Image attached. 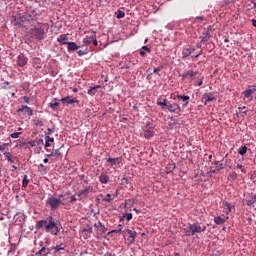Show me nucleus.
<instances>
[{"label":"nucleus","mask_w":256,"mask_h":256,"mask_svg":"<svg viewBox=\"0 0 256 256\" xmlns=\"http://www.w3.org/2000/svg\"><path fill=\"white\" fill-rule=\"evenodd\" d=\"M43 161L44 163H49V158H44Z\"/></svg>","instance_id":"obj_60"},{"label":"nucleus","mask_w":256,"mask_h":256,"mask_svg":"<svg viewBox=\"0 0 256 256\" xmlns=\"http://www.w3.org/2000/svg\"><path fill=\"white\" fill-rule=\"evenodd\" d=\"M203 19H205V17H202V16L196 17V23H199V21H203Z\"/></svg>","instance_id":"obj_54"},{"label":"nucleus","mask_w":256,"mask_h":256,"mask_svg":"<svg viewBox=\"0 0 256 256\" xmlns=\"http://www.w3.org/2000/svg\"><path fill=\"white\" fill-rule=\"evenodd\" d=\"M53 133V129H51V128H48L45 132H44V134L46 135V137H49V135H51Z\"/></svg>","instance_id":"obj_47"},{"label":"nucleus","mask_w":256,"mask_h":256,"mask_svg":"<svg viewBox=\"0 0 256 256\" xmlns=\"http://www.w3.org/2000/svg\"><path fill=\"white\" fill-rule=\"evenodd\" d=\"M101 86L100 85H97V86H92L88 89L87 93L88 95H90L91 97H93L94 95H96L97 93V89H100Z\"/></svg>","instance_id":"obj_21"},{"label":"nucleus","mask_w":256,"mask_h":256,"mask_svg":"<svg viewBox=\"0 0 256 256\" xmlns=\"http://www.w3.org/2000/svg\"><path fill=\"white\" fill-rule=\"evenodd\" d=\"M47 233H51L54 236L59 235L61 232V226L57 225V222L53 219V216L49 217L48 225L46 226Z\"/></svg>","instance_id":"obj_1"},{"label":"nucleus","mask_w":256,"mask_h":256,"mask_svg":"<svg viewBox=\"0 0 256 256\" xmlns=\"http://www.w3.org/2000/svg\"><path fill=\"white\" fill-rule=\"evenodd\" d=\"M103 201H107L108 203L113 201V198L111 197V194H107L106 197L103 199Z\"/></svg>","instance_id":"obj_45"},{"label":"nucleus","mask_w":256,"mask_h":256,"mask_svg":"<svg viewBox=\"0 0 256 256\" xmlns=\"http://www.w3.org/2000/svg\"><path fill=\"white\" fill-rule=\"evenodd\" d=\"M51 255V249L46 248V250H44L43 255L42 256H48Z\"/></svg>","instance_id":"obj_49"},{"label":"nucleus","mask_w":256,"mask_h":256,"mask_svg":"<svg viewBox=\"0 0 256 256\" xmlns=\"http://www.w3.org/2000/svg\"><path fill=\"white\" fill-rule=\"evenodd\" d=\"M75 201H77V198L75 197V195H72L70 199V203H75Z\"/></svg>","instance_id":"obj_53"},{"label":"nucleus","mask_w":256,"mask_h":256,"mask_svg":"<svg viewBox=\"0 0 256 256\" xmlns=\"http://www.w3.org/2000/svg\"><path fill=\"white\" fill-rule=\"evenodd\" d=\"M183 231L186 237L193 236V230H192L191 224L184 226Z\"/></svg>","instance_id":"obj_19"},{"label":"nucleus","mask_w":256,"mask_h":256,"mask_svg":"<svg viewBox=\"0 0 256 256\" xmlns=\"http://www.w3.org/2000/svg\"><path fill=\"white\" fill-rule=\"evenodd\" d=\"M201 73L199 71L188 70L182 74V79H189L190 81H195V79H199Z\"/></svg>","instance_id":"obj_4"},{"label":"nucleus","mask_w":256,"mask_h":256,"mask_svg":"<svg viewBox=\"0 0 256 256\" xmlns=\"http://www.w3.org/2000/svg\"><path fill=\"white\" fill-rule=\"evenodd\" d=\"M9 85H11V83L9 81H6V82H4L2 88L7 89L9 87L8 89H11V87Z\"/></svg>","instance_id":"obj_48"},{"label":"nucleus","mask_w":256,"mask_h":256,"mask_svg":"<svg viewBox=\"0 0 256 256\" xmlns=\"http://www.w3.org/2000/svg\"><path fill=\"white\" fill-rule=\"evenodd\" d=\"M203 99H205L206 101L205 105H207V103H211V101H215V95H213V93H205L203 95Z\"/></svg>","instance_id":"obj_18"},{"label":"nucleus","mask_w":256,"mask_h":256,"mask_svg":"<svg viewBox=\"0 0 256 256\" xmlns=\"http://www.w3.org/2000/svg\"><path fill=\"white\" fill-rule=\"evenodd\" d=\"M202 39H201V43H207V41H209L211 35L209 34V31H204L202 34Z\"/></svg>","instance_id":"obj_26"},{"label":"nucleus","mask_w":256,"mask_h":256,"mask_svg":"<svg viewBox=\"0 0 256 256\" xmlns=\"http://www.w3.org/2000/svg\"><path fill=\"white\" fill-rule=\"evenodd\" d=\"M190 225L192 227V236L197 235V233H205V231H207V226H205V224L195 222Z\"/></svg>","instance_id":"obj_3"},{"label":"nucleus","mask_w":256,"mask_h":256,"mask_svg":"<svg viewBox=\"0 0 256 256\" xmlns=\"http://www.w3.org/2000/svg\"><path fill=\"white\" fill-rule=\"evenodd\" d=\"M60 101H62V103L64 105H73V103H77V99L72 98L70 96H67L65 98H62Z\"/></svg>","instance_id":"obj_13"},{"label":"nucleus","mask_w":256,"mask_h":256,"mask_svg":"<svg viewBox=\"0 0 256 256\" xmlns=\"http://www.w3.org/2000/svg\"><path fill=\"white\" fill-rule=\"evenodd\" d=\"M151 49H149V46H143L142 50L140 51L141 57H145V53H149Z\"/></svg>","instance_id":"obj_30"},{"label":"nucleus","mask_w":256,"mask_h":256,"mask_svg":"<svg viewBox=\"0 0 256 256\" xmlns=\"http://www.w3.org/2000/svg\"><path fill=\"white\" fill-rule=\"evenodd\" d=\"M58 43H60V45H67V41H69V34H62L57 38Z\"/></svg>","instance_id":"obj_10"},{"label":"nucleus","mask_w":256,"mask_h":256,"mask_svg":"<svg viewBox=\"0 0 256 256\" xmlns=\"http://www.w3.org/2000/svg\"><path fill=\"white\" fill-rule=\"evenodd\" d=\"M112 233H121V229H119V230H114V231H112Z\"/></svg>","instance_id":"obj_59"},{"label":"nucleus","mask_w":256,"mask_h":256,"mask_svg":"<svg viewBox=\"0 0 256 256\" xmlns=\"http://www.w3.org/2000/svg\"><path fill=\"white\" fill-rule=\"evenodd\" d=\"M46 205L50 207L51 211H56V209H59V207L63 205V201L61 198H57L50 194L46 200Z\"/></svg>","instance_id":"obj_2"},{"label":"nucleus","mask_w":256,"mask_h":256,"mask_svg":"<svg viewBox=\"0 0 256 256\" xmlns=\"http://www.w3.org/2000/svg\"><path fill=\"white\" fill-rule=\"evenodd\" d=\"M50 109H55L56 107H59V99L55 98L53 102L49 104Z\"/></svg>","instance_id":"obj_29"},{"label":"nucleus","mask_w":256,"mask_h":256,"mask_svg":"<svg viewBox=\"0 0 256 256\" xmlns=\"http://www.w3.org/2000/svg\"><path fill=\"white\" fill-rule=\"evenodd\" d=\"M78 55H79V57H83V55H87V52H85L83 50H79Z\"/></svg>","instance_id":"obj_51"},{"label":"nucleus","mask_w":256,"mask_h":256,"mask_svg":"<svg viewBox=\"0 0 256 256\" xmlns=\"http://www.w3.org/2000/svg\"><path fill=\"white\" fill-rule=\"evenodd\" d=\"M24 109H25L24 111H25V113H27V115H29L30 117L33 116V109H31V107L25 105Z\"/></svg>","instance_id":"obj_33"},{"label":"nucleus","mask_w":256,"mask_h":256,"mask_svg":"<svg viewBox=\"0 0 256 256\" xmlns=\"http://www.w3.org/2000/svg\"><path fill=\"white\" fill-rule=\"evenodd\" d=\"M92 43H93V45H95V47H97L98 42H97V38H95V36H92Z\"/></svg>","instance_id":"obj_50"},{"label":"nucleus","mask_w":256,"mask_h":256,"mask_svg":"<svg viewBox=\"0 0 256 256\" xmlns=\"http://www.w3.org/2000/svg\"><path fill=\"white\" fill-rule=\"evenodd\" d=\"M91 187L87 186L84 190H82L78 195L79 197H87V195H89V193H91Z\"/></svg>","instance_id":"obj_24"},{"label":"nucleus","mask_w":256,"mask_h":256,"mask_svg":"<svg viewBox=\"0 0 256 256\" xmlns=\"http://www.w3.org/2000/svg\"><path fill=\"white\" fill-rule=\"evenodd\" d=\"M161 69H163L162 67H157L153 70V73H159V71H161Z\"/></svg>","instance_id":"obj_55"},{"label":"nucleus","mask_w":256,"mask_h":256,"mask_svg":"<svg viewBox=\"0 0 256 256\" xmlns=\"http://www.w3.org/2000/svg\"><path fill=\"white\" fill-rule=\"evenodd\" d=\"M83 233H88L89 235H91V233H93V228L91 226H88L83 229Z\"/></svg>","instance_id":"obj_39"},{"label":"nucleus","mask_w":256,"mask_h":256,"mask_svg":"<svg viewBox=\"0 0 256 256\" xmlns=\"http://www.w3.org/2000/svg\"><path fill=\"white\" fill-rule=\"evenodd\" d=\"M51 155L52 157H58L59 155H61V153L59 152V149H55L52 150Z\"/></svg>","instance_id":"obj_41"},{"label":"nucleus","mask_w":256,"mask_h":256,"mask_svg":"<svg viewBox=\"0 0 256 256\" xmlns=\"http://www.w3.org/2000/svg\"><path fill=\"white\" fill-rule=\"evenodd\" d=\"M14 21L16 25H21V23H25V21H29V17L27 15L16 14L14 16Z\"/></svg>","instance_id":"obj_7"},{"label":"nucleus","mask_w":256,"mask_h":256,"mask_svg":"<svg viewBox=\"0 0 256 256\" xmlns=\"http://www.w3.org/2000/svg\"><path fill=\"white\" fill-rule=\"evenodd\" d=\"M223 164H220L219 166H218V169H223Z\"/></svg>","instance_id":"obj_64"},{"label":"nucleus","mask_w":256,"mask_h":256,"mask_svg":"<svg viewBox=\"0 0 256 256\" xmlns=\"http://www.w3.org/2000/svg\"><path fill=\"white\" fill-rule=\"evenodd\" d=\"M53 249L56 251V253L59 251H65V245L60 244V245H57L56 247H54Z\"/></svg>","instance_id":"obj_36"},{"label":"nucleus","mask_w":256,"mask_h":256,"mask_svg":"<svg viewBox=\"0 0 256 256\" xmlns=\"http://www.w3.org/2000/svg\"><path fill=\"white\" fill-rule=\"evenodd\" d=\"M99 181L102 183V185H107V183H109V175H107L105 172H102L99 176Z\"/></svg>","instance_id":"obj_12"},{"label":"nucleus","mask_w":256,"mask_h":256,"mask_svg":"<svg viewBox=\"0 0 256 256\" xmlns=\"http://www.w3.org/2000/svg\"><path fill=\"white\" fill-rule=\"evenodd\" d=\"M14 21L16 25H21V23H25V21H29V17L27 15L16 14L14 16Z\"/></svg>","instance_id":"obj_6"},{"label":"nucleus","mask_w":256,"mask_h":256,"mask_svg":"<svg viewBox=\"0 0 256 256\" xmlns=\"http://www.w3.org/2000/svg\"><path fill=\"white\" fill-rule=\"evenodd\" d=\"M35 125H41V121L37 120V121L35 122Z\"/></svg>","instance_id":"obj_63"},{"label":"nucleus","mask_w":256,"mask_h":256,"mask_svg":"<svg viewBox=\"0 0 256 256\" xmlns=\"http://www.w3.org/2000/svg\"><path fill=\"white\" fill-rule=\"evenodd\" d=\"M153 135H155V132L151 129L145 130V132H144V137L146 139H151V137H153Z\"/></svg>","instance_id":"obj_27"},{"label":"nucleus","mask_w":256,"mask_h":256,"mask_svg":"<svg viewBox=\"0 0 256 256\" xmlns=\"http://www.w3.org/2000/svg\"><path fill=\"white\" fill-rule=\"evenodd\" d=\"M27 185H29V180L27 179V174H25L22 180V187H27Z\"/></svg>","instance_id":"obj_37"},{"label":"nucleus","mask_w":256,"mask_h":256,"mask_svg":"<svg viewBox=\"0 0 256 256\" xmlns=\"http://www.w3.org/2000/svg\"><path fill=\"white\" fill-rule=\"evenodd\" d=\"M252 24H253L254 27H256V20L255 19L252 20Z\"/></svg>","instance_id":"obj_61"},{"label":"nucleus","mask_w":256,"mask_h":256,"mask_svg":"<svg viewBox=\"0 0 256 256\" xmlns=\"http://www.w3.org/2000/svg\"><path fill=\"white\" fill-rule=\"evenodd\" d=\"M116 17L117 19H123V17H125V12H123V10H117Z\"/></svg>","instance_id":"obj_35"},{"label":"nucleus","mask_w":256,"mask_h":256,"mask_svg":"<svg viewBox=\"0 0 256 256\" xmlns=\"http://www.w3.org/2000/svg\"><path fill=\"white\" fill-rule=\"evenodd\" d=\"M23 111H25V106H22L21 108H19L17 110V113H23Z\"/></svg>","instance_id":"obj_56"},{"label":"nucleus","mask_w":256,"mask_h":256,"mask_svg":"<svg viewBox=\"0 0 256 256\" xmlns=\"http://www.w3.org/2000/svg\"><path fill=\"white\" fill-rule=\"evenodd\" d=\"M237 169H241L242 173H245V169H243V165L237 164Z\"/></svg>","instance_id":"obj_52"},{"label":"nucleus","mask_w":256,"mask_h":256,"mask_svg":"<svg viewBox=\"0 0 256 256\" xmlns=\"http://www.w3.org/2000/svg\"><path fill=\"white\" fill-rule=\"evenodd\" d=\"M104 256H115V254H113V253H111V252H106V253L104 254Z\"/></svg>","instance_id":"obj_58"},{"label":"nucleus","mask_w":256,"mask_h":256,"mask_svg":"<svg viewBox=\"0 0 256 256\" xmlns=\"http://www.w3.org/2000/svg\"><path fill=\"white\" fill-rule=\"evenodd\" d=\"M253 93H255V89H247L243 92L244 97L249 99L250 101L253 100Z\"/></svg>","instance_id":"obj_17"},{"label":"nucleus","mask_w":256,"mask_h":256,"mask_svg":"<svg viewBox=\"0 0 256 256\" xmlns=\"http://www.w3.org/2000/svg\"><path fill=\"white\" fill-rule=\"evenodd\" d=\"M19 135H21V132H14L10 135L12 139H19Z\"/></svg>","instance_id":"obj_42"},{"label":"nucleus","mask_w":256,"mask_h":256,"mask_svg":"<svg viewBox=\"0 0 256 256\" xmlns=\"http://www.w3.org/2000/svg\"><path fill=\"white\" fill-rule=\"evenodd\" d=\"M177 99H180V101H183L184 104L182 105V108L185 109V107H187V105H189V99L190 97L187 95H178Z\"/></svg>","instance_id":"obj_14"},{"label":"nucleus","mask_w":256,"mask_h":256,"mask_svg":"<svg viewBox=\"0 0 256 256\" xmlns=\"http://www.w3.org/2000/svg\"><path fill=\"white\" fill-rule=\"evenodd\" d=\"M193 51H195V48H193L192 50L189 48H184L182 51V57L183 59H185L186 57H189L190 55H192Z\"/></svg>","instance_id":"obj_22"},{"label":"nucleus","mask_w":256,"mask_h":256,"mask_svg":"<svg viewBox=\"0 0 256 256\" xmlns=\"http://www.w3.org/2000/svg\"><path fill=\"white\" fill-rule=\"evenodd\" d=\"M92 42H93V37H88V36H86V37L83 39L84 45H91Z\"/></svg>","instance_id":"obj_32"},{"label":"nucleus","mask_w":256,"mask_h":256,"mask_svg":"<svg viewBox=\"0 0 256 256\" xmlns=\"http://www.w3.org/2000/svg\"><path fill=\"white\" fill-rule=\"evenodd\" d=\"M106 161L108 163H110L111 166L113 165H119L122 161V158L121 157H118V158H106Z\"/></svg>","instance_id":"obj_15"},{"label":"nucleus","mask_w":256,"mask_h":256,"mask_svg":"<svg viewBox=\"0 0 256 256\" xmlns=\"http://www.w3.org/2000/svg\"><path fill=\"white\" fill-rule=\"evenodd\" d=\"M68 51H77V49H79V45H77V43L75 42H68Z\"/></svg>","instance_id":"obj_23"},{"label":"nucleus","mask_w":256,"mask_h":256,"mask_svg":"<svg viewBox=\"0 0 256 256\" xmlns=\"http://www.w3.org/2000/svg\"><path fill=\"white\" fill-rule=\"evenodd\" d=\"M126 233L129 235V239L131 243H135V238L137 237V232L127 229Z\"/></svg>","instance_id":"obj_20"},{"label":"nucleus","mask_w":256,"mask_h":256,"mask_svg":"<svg viewBox=\"0 0 256 256\" xmlns=\"http://www.w3.org/2000/svg\"><path fill=\"white\" fill-rule=\"evenodd\" d=\"M45 251H47V248H46V247H42V248L36 253V255H37V256L43 255V253H45Z\"/></svg>","instance_id":"obj_44"},{"label":"nucleus","mask_w":256,"mask_h":256,"mask_svg":"<svg viewBox=\"0 0 256 256\" xmlns=\"http://www.w3.org/2000/svg\"><path fill=\"white\" fill-rule=\"evenodd\" d=\"M167 109L170 113H175L177 111H181V107L177 103L168 104Z\"/></svg>","instance_id":"obj_11"},{"label":"nucleus","mask_w":256,"mask_h":256,"mask_svg":"<svg viewBox=\"0 0 256 256\" xmlns=\"http://www.w3.org/2000/svg\"><path fill=\"white\" fill-rule=\"evenodd\" d=\"M55 141L54 138H51L50 136H45V147H51L50 143H53Z\"/></svg>","instance_id":"obj_28"},{"label":"nucleus","mask_w":256,"mask_h":256,"mask_svg":"<svg viewBox=\"0 0 256 256\" xmlns=\"http://www.w3.org/2000/svg\"><path fill=\"white\" fill-rule=\"evenodd\" d=\"M245 153H247V146L244 145L238 149V155H245Z\"/></svg>","instance_id":"obj_31"},{"label":"nucleus","mask_w":256,"mask_h":256,"mask_svg":"<svg viewBox=\"0 0 256 256\" xmlns=\"http://www.w3.org/2000/svg\"><path fill=\"white\" fill-rule=\"evenodd\" d=\"M94 227H96V229H99V231H101L102 233H107V229L105 228V225L101 222L95 223Z\"/></svg>","instance_id":"obj_25"},{"label":"nucleus","mask_w":256,"mask_h":256,"mask_svg":"<svg viewBox=\"0 0 256 256\" xmlns=\"http://www.w3.org/2000/svg\"><path fill=\"white\" fill-rule=\"evenodd\" d=\"M23 100H24L25 103H29V101H30L29 97H27V96H24Z\"/></svg>","instance_id":"obj_57"},{"label":"nucleus","mask_w":256,"mask_h":256,"mask_svg":"<svg viewBox=\"0 0 256 256\" xmlns=\"http://www.w3.org/2000/svg\"><path fill=\"white\" fill-rule=\"evenodd\" d=\"M5 156L7 157V161H10V163H15V160H13V158H11V153H6Z\"/></svg>","instance_id":"obj_43"},{"label":"nucleus","mask_w":256,"mask_h":256,"mask_svg":"<svg viewBox=\"0 0 256 256\" xmlns=\"http://www.w3.org/2000/svg\"><path fill=\"white\" fill-rule=\"evenodd\" d=\"M157 105H160L161 107H167L169 104H167V99L163 100L162 102H157Z\"/></svg>","instance_id":"obj_40"},{"label":"nucleus","mask_w":256,"mask_h":256,"mask_svg":"<svg viewBox=\"0 0 256 256\" xmlns=\"http://www.w3.org/2000/svg\"><path fill=\"white\" fill-rule=\"evenodd\" d=\"M227 219H229V216H227L226 218H223L221 216H217L214 218V223L216 225H224V223H226Z\"/></svg>","instance_id":"obj_16"},{"label":"nucleus","mask_w":256,"mask_h":256,"mask_svg":"<svg viewBox=\"0 0 256 256\" xmlns=\"http://www.w3.org/2000/svg\"><path fill=\"white\" fill-rule=\"evenodd\" d=\"M34 36L36 37V39H43L44 35H45V29L43 28H35L33 31Z\"/></svg>","instance_id":"obj_9"},{"label":"nucleus","mask_w":256,"mask_h":256,"mask_svg":"<svg viewBox=\"0 0 256 256\" xmlns=\"http://www.w3.org/2000/svg\"><path fill=\"white\" fill-rule=\"evenodd\" d=\"M197 79H198L197 85H198L199 87H201V85H203V76H201V74H200V76H199Z\"/></svg>","instance_id":"obj_46"},{"label":"nucleus","mask_w":256,"mask_h":256,"mask_svg":"<svg viewBox=\"0 0 256 256\" xmlns=\"http://www.w3.org/2000/svg\"><path fill=\"white\" fill-rule=\"evenodd\" d=\"M123 219H127V221H131L133 219V214L127 213L122 218H120V222L123 221Z\"/></svg>","instance_id":"obj_34"},{"label":"nucleus","mask_w":256,"mask_h":256,"mask_svg":"<svg viewBox=\"0 0 256 256\" xmlns=\"http://www.w3.org/2000/svg\"><path fill=\"white\" fill-rule=\"evenodd\" d=\"M29 59L27 58V56H25V54H19L17 56V60L16 63L18 65V67H25V65H27Z\"/></svg>","instance_id":"obj_5"},{"label":"nucleus","mask_w":256,"mask_h":256,"mask_svg":"<svg viewBox=\"0 0 256 256\" xmlns=\"http://www.w3.org/2000/svg\"><path fill=\"white\" fill-rule=\"evenodd\" d=\"M49 225V222L47 220H39L36 222L35 229L39 231L40 229L45 228V231L47 233V226Z\"/></svg>","instance_id":"obj_8"},{"label":"nucleus","mask_w":256,"mask_h":256,"mask_svg":"<svg viewBox=\"0 0 256 256\" xmlns=\"http://www.w3.org/2000/svg\"><path fill=\"white\" fill-rule=\"evenodd\" d=\"M72 91H73V93H77V91H79V89L73 88Z\"/></svg>","instance_id":"obj_62"},{"label":"nucleus","mask_w":256,"mask_h":256,"mask_svg":"<svg viewBox=\"0 0 256 256\" xmlns=\"http://www.w3.org/2000/svg\"><path fill=\"white\" fill-rule=\"evenodd\" d=\"M224 208L226 209V213H231L232 206L229 204V202L224 203Z\"/></svg>","instance_id":"obj_38"}]
</instances>
